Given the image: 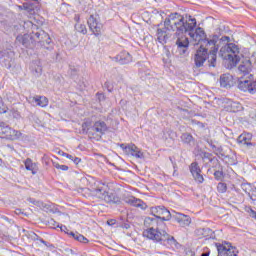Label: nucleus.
<instances>
[{"mask_svg":"<svg viewBox=\"0 0 256 256\" xmlns=\"http://www.w3.org/2000/svg\"><path fill=\"white\" fill-rule=\"evenodd\" d=\"M6 112H7V108L3 106V103H1V100H0V113H6Z\"/></svg>","mask_w":256,"mask_h":256,"instance_id":"33","label":"nucleus"},{"mask_svg":"<svg viewBox=\"0 0 256 256\" xmlns=\"http://www.w3.org/2000/svg\"><path fill=\"white\" fill-rule=\"evenodd\" d=\"M115 61L120 65H127V63H131L132 58L129 52H121L115 57Z\"/></svg>","mask_w":256,"mask_h":256,"instance_id":"16","label":"nucleus"},{"mask_svg":"<svg viewBox=\"0 0 256 256\" xmlns=\"http://www.w3.org/2000/svg\"><path fill=\"white\" fill-rule=\"evenodd\" d=\"M237 104L235 102L231 103V107H235Z\"/></svg>","mask_w":256,"mask_h":256,"instance_id":"41","label":"nucleus"},{"mask_svg":"<svg viewBox=\"0 0 256 256\" xmlns=\"http://www.w3.org/2000/svg\"><path fill=\"white\" fill-rule=\"evenodd\" d=\"M32 39L36 43H45V40H43V39H49V35L47 33H45V31L40 30V31L34 33V35L32 36Z\"/></svg>","mask_w":256,"mask_h":256,"instance_id":"19","label":"nucleus"},{"mask_svg":"<svg viewBox=\"0 0 256 256\" xmlns=\"http://www.w3.org/2000/svg\"><path fill=\"white\" fill-rule=\"evenodd\" d=\"M76 31L82 33V35H87V27L83 24L76 25Z\"/></svg>","mask_w":256,"mask_h":256,"instance_id":"28","label":"nucleus"},{"mask_svg":"<svg viewBox=\"0 0 256 256\" xmlns=\"http://www.w3.org/2000/svg\"><path fill=\"white\" fill-rule=\"evenodd\" d=\"M10 131L11 127H9V125L5 124L4 122H0V135H6L7 137Z\"/></svg>","mask_w":256,"mask_h":256,"instance_id":"24","label":"nucleus"},{"mask_svg":"<svg viewBox=\"0 0 256 256\" xmlns=\"http://www.w3.org/2000/svg\"><path fill=\"white\" fill-rule=\"evenodd\" d=\"M218 193H225L227 191V184L220 182L217 185Z\"/></svg>","mask_w":256,"mask_h":256,"instance_id":"29","label":"nucleus"},{"mask_svg":"<svg viewBox=\"0 0 256 256\" xmlns=\"http://www.w3.org/2000/svg\"><path fill=\"white\" fill-rule=\"evenodd\" d=\"M185 30L183 16L179 13L170 14L164 22L157 25L156 41L161 45H165L171 39L173 31H176V35H180V31Z\"/></svg>","mask_w":256,"mask_h":256,"instance_id":"1","label":"nucleus"},{"mask_svg":"<svg viewBox=\"0 0 256 256\" xmlns=\"http://www.w3.org/2000/svg\"><path fill=\"white\" fill-rule=\"evenodd\" d=\"M83 127H87V123H84Z\"/></svg>","mask_w":256,"mask_h":256,"instance_id":"42","label":"nucleus"},{"mask_svg":"<svg viewBox=\"0 0 256 256\" xmlns=\"http://www.w3.org/2000/svg\"><path fill=\"white\" fill-rule=\"evenodd\" d=\"M209 255H210V252L206 251V252L202 253L200 256H209Z\"/></svg>","mask_w":256,"mask_h":256,"instance_id":"38","label":"nucleus"},{"mask_svg":"<svg viewBox=\"0 0 256 256\" xmlns=\"http://www.w3.org/2000/svg\"><path fill=\"white\" fill-rule=\"evenodd\" d=\"M220 55L226 61H229L230 67H235L239 61H241V56L239 55V47L237 45L230 43L221 47Z\"/></svg>","mask_w":256,"mask_h":256,"instance_id":"5","label":"nucleus"},{"mask_svg":"<svg viewBox=\"0 0 256 256\" xmlns=\"http://www.w3.org/2000/svg\"><path fill=\"white\" fill-rule=\"evenodd\" d=\"M43 41L46 43V45H49V43H51V38L48 36V38H44Z\"/></svg>","mask_w":256,"mask_h":256,"instance_id":"36","label":"nucleus"},{"mask_svg":"<svg viewBox=\"0 0 256 256\" xmlns=\"http://www.w3.org/2000/svg\"><path fill=\"white\" fill-rule=\"evenodd\" d=\"M238 89L244 93H256V80H253V75L241 77L238 81Z\"/></svg>","mask_w":256,"mask_h":256,"instance_id":"7","label":"nucleus"},{"mask_svg":"<svg viewBox=\"0 0 256 256\" xmlns=\"http://www.w3.org/2000/svg\"><path fill=\"white\" fill-rule=\"evenodd\" d=\"M150 213L153 215V217L158 219V221H162V223L163 221H169V219H171V212H169V210L163 206H155L150 208Z\"/></svg>","mask_w":256,"mask_h":256,"instance_id":"8","label":"nucleus"},{"mask_svg":"<svg viewBox=\"0 0 256 256\" xmlns=\"http://www.w3.org/2000/svg\"><path fill=\"white\" fill-rule=\"evenodd\" d=\"M182 22L183 27H185L186 30L180 31V35L188 33L193 45H199L201 41H205V31H203L202 28H196L197 20L195 18L191 16H182Z\"/></svg>","mask_w":256,"mask_h":256,"instance_id":"4","label":"nucleus"},{"mask_svg":"<svg viewBox=\"0 0 256 256\" xmlns=\"http://www.w3.org/2000/svg\"><path fill=\"white\" fill-rule=\"evenodd\" d=\"M145 227L148 229L144 230L143 236L152 241H167L169 235L165 231V223L154 217H146L144 219Z\"/></svg>","mask_w":256,"mask_h":256,"instance_id":"3","label":"nucleus"},{"mask_svg":"<svg viewBox=\"0 0 256 256\" xmlns=\"http://www.w3.org/2000/svg\"><path fill=\"white\" fill-rule=\"evenodd\" d=\"M25 167L27 171H31L32 175H35L37 173V165L31 161V159H26L25 161Z\"/></svg>","mask_w":256,"mask_h":256,"instance_id":"22","label":"nucleus"},{"mask_svg":"<svg viewBox=\"0 0 256 256\" xmlns=\"http://www.w3.org/2000/svg\"><path fill=\"white\" fill-rule=\"evenodd\" d=\"M214 177H215V179H222L223 172H221V171L214 172Z\"/></svg>","mask_w":256,"mask_h":256,"instance_id":"32","label":"nucleus"},{"mask_svg":"<svg viewBox=\"0 0 256 256\" xmlns=\"http://www.w3.org/2000/svg\"><path fill=\"white\" fill-rule=\"evenodd\" d=\"M246 211L248 212L249 216L252 217V219H256V212H255V210H253L250 207H248V208H246Z\"/></svg>","mask_w":256,"mask_h":256,"instance_id":"30","label":"nucleus"},{"mask_svg":"<svg viewBox=\"0 0 256 256\" xmlns=\"http://www.w3.org/2000/svg\"><path fill=\"white\" fill-rule=\"evenodd\" d=\"M252 65H251V60L245 58L241 64L238 67V70L244 77H249V73H251Z\"/></svg>","mask_w":256,"mask_h":256,"instance_id":"14","label":"nucleus"},{"mask_svg":"<svg viewBox=\"0 0 256 256\" xmlns=\"http://www.w3.org/2000/svg\"><path fill=\"white\" fill-rule=\"evenodd\" d=\"M172 217L180 225V227H189V225H191V217L185 214L175 213L172 215Z\"/></svg>","mask_w":256,"mask_h":256,"instance_id":"12","label":"nucleus"},{"mask_svg":"<svg viewBox=\"0 0 256 256\" xmlns=\"http://www.w3.org/2000/svg\"><path fill=\"white\" fill-rule=\"evenodd\" d=\"M86 191H90L89 194L92 195V197H97V199H103L104 201H106V203L120 202L118 197L109 195V193H107V190H105V185H101L98 188L93 190L86 189Z\"/></svg>","mask_w":256,"mask_h":256,"instance_id":"6","label":"nucleus"},{"mask_svg":"<svg viewBox=\"0 0 256 256\" xmlns=\"http://www.w3.org/2000/svg\"><path fill=\"white\" fill-rule=\"evenodd\" d=\"M121 148L123 149L124 153H126V155L135 157V159H145V153H143L139 147L135 146V144H130L128 146L122 144Z\"/></svg>","mask_w":256,"mask_h":256,"instance_id":"9","label":"nucleus"},{"mask_svg":"<svg viewBox=\"0 0 256 256\" xmlns=\"http://www.w3.org/2000/svg\"><path fill=\"white\" fill-rule=\"evenodd\" d=\"M16 215H21V210L20 209L16 210Z\"/></svg>","mask_w":256,"mask_h":256,"instance_id":"40","label":"nucleus"},{"mask_svg":"<svg viewBox=\"0 0 256 256\" xmlns=\"http://www.w3.org/2000/svg\"><path fill=\"white\" fill-rule=\"evenodd\" d=\"M60 229H61V231H66V230H67V227L61 226Z\"/></svg>","mask_w":256,"mask_h":256,"instance_id":"39","label":"nucleus"},{"mask_svg":"<svg viewBox=\"0 0 256 256\" xmlns=\"http://www.w3.org/2000/svg\"><path fill=\"white\" fill-rule=\"evenodd\" d=\"M229 36H223L222 38H221V40H220V43H223V42H225L226 41V43H229Z\"/></svg>","mask_w":256,"mask_h":256,"instance_id":"34","label":"nucleus"},{"mask_svg":"<svg viewBox=\"0 0 256 256\" xmlns=\"http://www.w3.org/2000/svg\"><path fill=\"white\" fill-rule=\"evenodd\" d=\"M251 139H253V134L251 133H243L241 134L238 139L237 142L239 143V145H243V146H251Z\"/></svg>","mask_w":256,"mask_h":256,"instance_id":"17","label":"nucleus"},{"mask_svg":"<svg viewBox=\"0 0 256 256\" xmlns=\"http://www.w3.org/2000/svg\"><path fill=\"white\" fill-rule=\"evenodd\" d=\"M72 161H73V163H75L76 165H79V163H81V159L78 158V157H74Z\"/></svg>","mask_w":256,"mask_h":256,"instance_id":"35","label":"nucleus"},{"mask_svg":"<svg viewBox=\"0 0 256 256\" xmlns=\"http://www.w3.org/2000/svg\"><path fill=\"white\" fill-rule=\"evenodd\" d=\"M181 140L183 141V143H187L188 145H193L194 143L193 136H191V134L189 133L182 134Z\"/></svg>","mask_w":256,"mask_h":256,"instance_id":"25","label":"nucleus"},{"mask_svg":"<svg viewBox=\"0 0 256 256\" xmlns=\"http://www.w3.org/2000/svg\"><path fill=\"white\" fill-rule=\"evenodd\" d=\"M176 45L178 47H183V48L189 47V38H187V36L185 35L179 36L177 38Z\"/></svg>","mask_w":256,"mask_h":256,"instance_id":"21","label":"nucleus"},{"mask_svg":"<svg viewBox=\"0 0 256 256\" xmlns=\"http://www.w3.org/2000/svg\"><path fill=\"white\" fill-rule=\"evenodd\" d=\"M55 167H56V169H61V171H67L69 169V167L66 165L57 164Z\"/></svg>","mask_w":256,"mask_h":256,"instance_id":"31","label":"nucleus"},{"mask_svg":"<svg viewBox=\"0 0 256 256\" xmlns=\"http://www.w3.org/2000/svg\"><path fill=\"white\" fill-rule=\"evenodd\" d=\"M6 137L11 141H17V139H21V133L10 128V133Z\"/></svg>","mask_w":256,"mask_h":256,"instance_id":"23","label":"nucleus"},{"mask_svg":"<svg viewBox=\"0 0 256 256\" xmlns=\"http://www.w3.org/2000/svg\"><path fill=\"white\" fill-rule=\"evenodd\" d=\"M32 103H36L38 107H47L49 105V99L43 96H35L32 98Z\"/></svg>","mask_w":256,"mask_h":256,"instance_id":"20","label":"nucleus"},{"mask_svg":"<svg viewBox=\"0 0 256 256\" xmlns=\"http://www.w3.org/2000/svg\"><path fill=\"white\" fill-rule=\"evenodd\" d=\"M70 235L76 239V241H79L80 243H88L89 240L85 238V236L79 234V233H74L71 232Z\"/></svg>","mask_w":256,"mask_h":256,"instance_id":"26","label":"nucleus"},{"mask_svg":"<svg viewBox=\"0 0 256 256\" xmlns=\"http://www.w3.org/2000/svg\"><path fill=\"white\" fill-rule=\"evenodd\" d=\"M125 203L132 205L133 207H140V209H147V204H145L141 199H137L133 196L125 198Z\"/></svg>","mask_w":256,"mask_h":256,"instance_id":"15","label":"nucleus"},{"mask_svg":"<svg viewBox=\"0 0 256 256\" xmlns=\"http://www.w3.org/2000/svg\"><path fill=\"white\" fill-rule=\"evenodd\" d=\"M105 131H107V124H105V122H95V124L90 127L87 128V133L89 135H98L100 137V135H103V133H105Z\"/></svg>","mask_w":256,"mask_h":256,"instance_id":"11","label":"nucleus"},{"mask_svg":"<svg viewBox=\"0 0 256 256\" xmlns=\"http://www.w3.org/2000/svg\"><path fill=\"white\" fill-rule=\"evenodd\" d=\"M65 157L67 159H70L71 161H73V159H74V157L72 155H70V154H65Z\"/></svg>","mask_w":256,"mask_h":256,"instance_id":"37","label":"nucleus"},{"mask_svg":"<svg viewBox=\"0 0 256 256\" xmlns=\"http://www.w3.org/2000/svg\"><path fill=\"white\" fill-rule=\"evenodd\" d=\"M190 172L197 183H203V181H205L203 175H201V168H199V165L196 162L191 164Z\"/></svg>","mask_w":256,"mask_h":256,"instance_id":"13","label":"nucleus"},{"mask_svg":"<svg viewBox=\"0 0 256 256\" xmlns=\"http://www.w3.org/2000/svg\"><path fill=\"white\" fill-rule=\"evenodd\" d=\"M88 26L90 31L94 33V35H101V29H103V24L99 21L98 16H90L88 19Z\"/></svg>","mask_w":256,"mask_h":256,"instance_id":"10","label":"nucleus"},{"mask_svg":"<svg viewBox=\"0 0 256 256\" xmlns=\"http://www.w3.org/2000/svg\"><path fill=\"white\" fill-rule=\"evenodd\" d=\"M16 39L19 41V43H22V45H25L26 47L29 45V34L17 36Z\"/></svg>","mask_w":256,"mask_h":256,"instance_id":"27","label":"nucleus"},{"mask_svg":"<svg viewBox=\"0 0 256 256\" xmlns=\"http://www.w3.org/2000/svg\"><path fill=\"white\" fill-rule=\"evenodd\" d=\"M220 85L224 88H229L233 85V76L231 74H223L220 77Z\"/></svg>","mask_w":256,"mask_h":256,"instance_id":"18","label":"nucleus"},{"mask_svg":"<svg viewBox=\"0 0 256 256\" xmlns=\"http://www.w3.org/2000/svg\"><path fill=\"white\" fill-rule=\"evenodd\" d=\"M217 41H219L217 36L204 41V43H206V48L200 46L194 57L196 67H202L203 63L207 61V51L210 53V67H215V62L217 61V51H219V45H217Z\"/></svg>","mask_w":256,"mask_h":256,"instance_id":"2","label":"nucleus"}]
</instances>
